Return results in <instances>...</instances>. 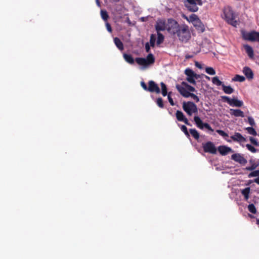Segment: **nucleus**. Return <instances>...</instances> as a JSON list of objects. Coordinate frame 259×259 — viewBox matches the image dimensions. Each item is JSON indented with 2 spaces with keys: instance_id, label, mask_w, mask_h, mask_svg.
I'll return each instance as SVG.
<instances>
[{
  "instance_id": "15",
  "label": "nucleus",
  "mask_w": 259,
  "mask_h": 259,
  "mask_svg": "<svg viewBox=\"0 0 259 259\" xmlns=\"http://www.w3.org/2000/svg\"><path fill=\"white\" fill-rule=\"evenodd\" d=\"M176 88L182 96L185 98H188L190 92L187 91V89L184 85L177 84Z\"/></svg>"
},
{
  "instance_id": "4",
  "label": "nucleus",
  "mask_w": 259,
  "mask_h": 259,
  "mask_svg": "<svg viewBox=\"0 0 259 259\" xmlns=\"http://www.w3.org/2000/svg\"><path fill=\"white\" fill-rule=\"evenodd\" d=\"M183 109L189 116L192 115L193 113H196L198 112L196 105L190 101L184 102L183 103Z\"/></svg>"
},
{
  "instance_id": "29",
  "label": "nucleus",
  "mask_w": 259,
  "mask_h": 259,
  "mask_svg": "<svg viewBox=\"0 0 259 259\" xmlns=\"http://www.w3.org/2000/svg\"><path fill=\"white\" fill-rule=\"evenodd\" d=\"M164 37L162 34L160 32H157V39L156 44L157 45H159L162 44L164 40Z\"/></svg>"
},
{
  "instance_id": "51",
  "label": "nucleus",
  "mask_w": 259,
  "mask_h": 259,
  "mask_svg": "<svg viewBox=\"0 0 259 259\" xmlns=\"http://www.w3.org/2000/svg\"><path fill=\"white\" fill-rule=\"evenodd\" d=\"M195 66L198 68H201V65L197 62L195 63Z\"/></svg>"
},
{
  "instance_id": "54",
  "label": "nucleus",
  "mask_w": 259,
  "mask_h": 259,
  "mask_svg": "<svg viewBox=\"0 0 259 259\" xmlns=\"http://www.w3.org/2000/svg\"><path fill=\"white\" fill-rule=\"evenodd\" d=\"M244 197L245 200L246 201L248 200V199H249V195H245Z\"/></svg>"
},
{
  "instance_id": "27",
  "label": "nucleus",
  "mask_w": 259,
  "mask_h": 259,
  "mask_svg": "<svg viewBox=\"0 0 259 259\" xmlns=\"http://www.w3.org/2000/svg\"><path fill=\"white\" fill-rule=\"evenodd\" d=\"M182 85H184L187 89V91L188 92H196V91L195 89L193 87L189 85L186 82L183 81L182 82Z\"/></svg>"
},
{
  "instance_id": "56",
  "label": "nucleus",
  "mask_w": 259,
  "mask_h": 259,
  "mask_svg": "<svg viewBox=\"0 0 259 259\" xmlns=\"http://www.w3.org/2000/svg\"><path fill=\"white\" fill-rule=\"evenodd\" d=\"M188 125L191 126L192 125L189 122V121L188 120V124H186Z\"/></svg>"
},
{
  "instance_id": "19",
  "label": "nucleus",
  "mask_w": 259,
  "mask_h": 259,
  "mask_svg": "<svg viewBox=\"0 0 259 259\" xmlns=\"http://www.w3.org/2000/svg\"><path fill=\"white\" fill-rule=\"evenodd\" d=\"M193 25L198 31H199L201 32H203L204 31V26L202 22L200 20V19L196 21V22H195Z\"/></svg>"
},
{
  "instance_id": "25",
  "label": "nucleus",
  "mask_w": 259,
  "mask_h": 259,
  "mask_svg": "<svg viewBox=\"0 0 259 259\" xmlns=\"http://www.w3.org/2000/svg\"><path fill=\"white\" fill-rule=\"evenodd\" d=\"M189 132L190 134L192 135V136L193 137V138L195 140H198V139H199L200 135L199 133L196 129L191 128L189 130Z\"/></svg>"
},
{
  "instance_id": "35",
  "label": "nucleus",
  "mask_w": 259,
  "mask_h": 259,
  "mask_svg": "<svg viewBox=\"0 0 259 259\" xmlns=\"http://www.w3.org/2000/svg\"><path fill=\"white\" fill-rule=\"evenodd\" d=\"M101 17L103 19V20L105 21H107L109 18L108 13L106 12V11H105V10H102L101 11Z\"/></svg>"
},
{
  "instance_id": "26",
  "label": "nucleus",
  "mask_w": 259,
  "mask_h": 259,
  "mask_svg": "<svg viewBox=\"0 0 259 259\" xmlns=\"http://www.w3.org/2000/svg\"><path fill=\"white\" fill-rule=\"evenodd\" d=\"M123 58H124V60L128 63L131 64H134V59L131 55L124 54Z\"/></svg>"
},
{
  "instance_id": "3",
  "label": "nucleus",
  "mask_w": 259,
  "mask_h": 259,
  "mask_svg": "<svg viewBox=\"0 0 259 259\" xmlns=\"http://www.w3.org/2000/svg\"><path fill=\"white\" fill-rule=\"evenodd\" d=\"M224 14L225 19L227 23L233 26L236 27L238 23L235 20L236 16L230 7H227L224 8Z\"/></svg>"
},
{
  "instance_id": "23",
  "label": "nucleus",
  "mask_w": 259,
  "mask_h": 259,
  "mask_svg": "<svg viewBox=\"0 0 259 259\" xmlns=\"http://www.w3.org/2000/svg\"><path fill=\"white\" fill-rule=\"evenodd\" d=\"M114 42L116 45V47L120 51H122L124 49L123 45L120 39L118 37H115L114 38Z\"/></svg>"
},
{
  "instance_id": "39",
  "label": "nucleus",
  "mask_w": 259,
  "mask_h": 259,
  "mask_svg": "<svg viewBox=\"0 0 259 259\" xmlns=\"http://www.w3.org/2000/svg\"><path fill=\"white\" fill-rule=\"evenodd\" d=\"M249 141H250L251 144H253V145H254L255 146H259V142L257 141L256 139H255L253 137H249Z\"/></svg>"
},
{
  "instance_id": "53",
  "label": "nucleus",
  "mask_w": 259,
  "mask_h": 259,
  "mask_svg": "<svg viewBox=\"0 0 259 259\" xmlns=\"http://www.w3.org/2000/svg\"><path fill=\"white\" fill-rule=\"evenodd\" d=\"M96 4L97 5L99 6V7H100L101 5H100V3L99 2V0H96Z\"/></svg>"
},
{
  "instance_id": "58",
  "label": "nucleus",
  "mask_w": 259,
  "mask_h": 259,
  "mask_svg": "<svg viewBox=\"0 0 259 259\" xmlns=\"http://www.w3.org/2000/svg\"><path fill=\"white\" fill-rule=\"evenodd\" d=\"M249 216H250L251 218H253V216H252L251 215H250Z\"/></svg>"
},
{
  "instance_id": "24",
  "label": "nucleus",
  "mask_w": 259,
  "mask_h": 259,
  "mask_svg": "<svg viewBox=\"0 0 259 259\" xmlns=\"http://www.w3.org/2000/svg\"><path fill=\"white\" fill-rule=\"evenodd\" d=\"M222 90L226 94H231L234 91V90L231 86H226L224 84L222 86Z\"/></svg>"
},
{
  "instance_id": "9",
  "label": "nucleus",
  "mask_w": 259,
  "mask_h": 259,
  "mask_svg": "<svg viewBox=\"0 0 259 259\" xmlns=\"http://www.w3.org/2000/svg\"><path fill=\"white\" fill-rule=\"evenodd\" d=\"M203 151L206 153H209L212 154H215L217 152V149L214 143L208 141L205 143L202 144Z\"/></svg>"
},
{
  "instance_id": "47",
  "label": "nucleus",
  "mask_w": 259,
  "mask_h": 259,
  "mask_svg": "<svg viewBox=\"0 0 259 259\" xmlns=\"http://www.w3.org/2000/svg\"><path fill=\"white\" fill-rule=\"evenodd\" d=\"M141 85L144 90L147 91L148 87H147V85L144 81L141 82Z\"/></svg>"
},
{
  "instance_id": "8",
  "label": "nucleus",
  "mask_w": 259,
  "mask_h": 259,
  "mask_svg": "<svg viewBox=\"0 0 259 259\" xmlns=\"http://www.w3.org/2000/svg\"><path fill=\"white\" fill-rule=\"evenodd\" d=\"M185 74L187 76L186 80L193 84H196L195 79L198 77V75L195 73L190 68H187L185 70Z\"/></svg>"
},
{
  "instance_id": "41",
  "label": "nucleus",
  "mask_w": 259,
  "mask_h": 259,
  "mask_svg": "<svg viewBox=\"0 0 259 259\" xmlns=\"http://www.w3.org/2000/svg\"><path fill=\"white\" fill-rule=\"evenodd\" d=\"M189 97H191L197 103L199 102V99L198 97L193 93H191L190 92L188 96V98Z\"/></svg>"
},
{
  "instance_id": "37",
  "label": "nucleus",
  "mask_w": 259,
  "mask_h": 259,
  "mask_svg": "<svg viewBox=\"0 0 259 259\" xmlns=\"http://www.w3.org/2000/svg\"><path fill=\"white\" fill-rule=\"evenodd\" d=\"M156 40V36L155 34H152L150 36V46L152 47H154L155 46Z\"/></svg>"
},
{
  "instance_id": "44",
  "label": "nucleus",
  "mask_w": 259,
  "mask_h": 259,
  "mask_svg": "<svg viewBox=\"0 0 259 259\" xmlns=\"http://www.w3.org/2000/svg\"><path fill=\"white\" fill-rule=\"evenodd\" d=\"M250 189L249 187H246L241 191V194L244 196L247 195H249Z\"/></svg>"
},
{
  "instance_id": "59",
  "label": "nucleus",
  "mask_w": 259,
  "mask_h": 259,
  "mask_svg": "<svg viewBox=\"0 0 259 259\" xmlns=\"http://www.w3.org/2000/svg\"><path fill=\"white\" fill-rule=\"evenodd\" d=\"M259 136V134L257 135Z\"/></svg>"
},
{
  "instance_id": "49",
  "label": "nucleus",
  "mask_w": 259,
  "mask_h": 259,
  "mask_svg": "<svg viewBox=\"0 0 259 259\" xmlns=\"http://www.w3.org/2000/svg\"><path fill=\"white\" fill-rule=\"evenodd\" d=\"M106 28H107V30H108V31H109V32H112V28L109 23L107 22L106 23Z\"/></svg>"
},
{
  "instance_id": "14",
  "label": "nucleus",
  "mask_w": 259,
  "mask_h": 259,
  "mask_svg": "<svg viewBox=\"0 0 259 259\" xmlns=\"http://www.w3.org/2000/svg\"><path fill=\"white\" fill-rule=\"evenodd\" d=\"M166 29V22L165 20L159 19L155 25V29L157 32L164 31Z\"/></svg>"
},
{
  "instance_id": "46",
  "label": "nucleus",
  "mask_w": 259,
  "mask_h": 259,
  "mask_svg": "<svg viewBox=\"0 0 259 259\" xmlns=\"http://www.w3.org/2000/svg\"><path fill=\"white\" fill-rule=\"evenodd\" d=\"M168 101L170 103V104L171 105V106H174L175 105L174 104V101L172 99V98L170 96V93H169V94H168Z\"/></svg>"
},
{
  "instance_id": "50",
  "label": "nucleus",
  "mask_w": 259,
  "mask_h": 259,
  "mask_svg": "<svg viewBox=\"0 0 259 259\" xmlns=\"http://www.w3.org/2000/svg\"><path fill=\"white\" fill-rule=\"evenodd\" d=\"M145 50L147 53H149L150 52V48L148 42H147L145 44Z\"/></svg>"
},
{
  "instance_id": "16",
  "label": "nucleus",
  "mask_w": 259,
  "mask_h": 259,
  "mask_svg": "<svg viewBox=\"0 0 259 259\" xmlns=\"http://www.w3.org/2000/svg\"><path fill=\"white\" fill-rule=\"evenodd\" d=\"M242 71L248 79L250 80L253 78V73L249 67L247 66L244 67Z\"/></svg>"
},
{
  "instance_id": "34",
  "label": "nucleus",
  "mask_w": 259,
  "mask_h": 259,
  "mask_svg": "<svg viewBox=\"0 0 259 259\" xmlns=\"http://www.w3.org/2000/svg\"><path fill=\"white\" fill-rule=\"evenodd\" d=\"M233 80L235 81L243 82L245 80V78L242 75H236Z\"/></svg>"
},
{
  "instance_id": "38",
  "label": "nucleus",
  "mask_w": 259,
  "mask_h": 259,
  "mask_svg": "<svg viewBox=\"0 0 259 259\" xmlns=\"http://www.w3.org/2000/svg\"><path fill=\"white\" fill-rule=\"evenodd\" d=\"M206 72L209 75H214L215 71L214 69L212 67H206L205 69Z\"/></svg>"
},
{
  "instance_id": "28",
  "label": "nucleus",
  "mask_w": 259,
  "mask_h": 259,
  "mask_svg": "<svg viewBox=\"0 0 259 259\" xmlns=\"http://www.w3.org/2000/svg\"><path fill=\"white\" fill-rule=\"evenodd\" d=\"M212 82L217 85V86H220L221 85L222 87L223 86V85L224 84V83H223V82H222L219 78V77L218 76H215L214 77H213L212 78Z\"/></svg>"
},
{
  "instance_id": "55",
  "label": "nucleus",
  "mask_w": 259,
  "mask_h": 259,
  "mask_svg": "<svg viewBox=\"0 0 259 259\" xmlns=\"http://www.w3.org/2000/svg\"><path fill=\"white\" fill-rule=\"evenodd\" d=\"M256 224H257V225H259V219H257V220H256Z\"/></svg>"
},
{
  "instance_id": "31",
  "label": "nucleus",
  "mask_w": 259,
  "mask_h": 259,
  "mask_svg": "<svg viewBox=\"0 0 259 259\" xmlns=\"http://www.w3.org/2000/svg\"><path fill=\"white\" fill-rule=\"evenodd\" d=\"M248 210L252 213L255 214L256 213V209L253 203L249 204L248 205Z\"/></svg>"
},
{
  "instance_id": "12",
  "label": "nucleus",
  "mask_w": 259,
  "mask_h": 259,
  "mask_svg": "<svg viewBox=\"0 0 259 259\" xmlns=\"http://www.w3.org/2000/svg\"><path fill=\"white\" fill-rule=\"evenodd\" d=\"M231 159L242 165H245L247 162V160L239 153H235L232 155Z\"/></svg>"
},
{
  "instance_id": "22",
  "label": "nucleus",
  "mask_w": 259,
  "mask_h": 259,
  "mask_svg": "<svg viewBox=\"0 0 259 259\" xmlns=\"http://www.w3.org/2000/svg\"><path fill=\"white\" fill-rule=\"evenodd\" d=\"M244 49L249 58L252 59L254 56L252 48L250 46L246 45L244 46Z\"/></svg>"
},
{
  "instance_id": "13",
  "label": "nucleus",
  "mask_w": 259,
  "mask_h": 259,
  "mask_svg": "<svg viewBox=\"0 0 259 259\" xmlns=\"http://www.w3.org/2000/svg\"><path fill=\"white\" fill-rule=\"evenodd\" d=\"M147 91L157 94L160 93V90L158 85L153 80H150L148 82V89Z\"/></svg>"
},
{
  "instance_id": "32",
  "label": "nucleus",
  "mask_w": 259,
  "mask_h": 259,
  "mask_svg": "<svg viewBox=\"0 0 259 259\" xmlns=\"http://www.w3.org/2000/svg\"><path fill=\"white\" fill-rule=\"evenodd\" d=\"M245 130L247 131L248 133L250 135H251L254 136L257 135V133H256V131L252 127H247L245 128Z\"/></svg>"
},
{
  "instance_id": "42",
  "label": "nucleus",
  "mask_w": 259,
  "mask_h": 259,
  "mask_svg": "<svg viewBox=\"0 0 259 259\" xmlns=\"http://www.w3.org/2000/svg\"><path fill=\"white\" fill-rule=\"evenodd\" d=\"M156 104L160 108H162L164 107L163 100L161 98H158L157 99Z\"/></svg>"
},
{
  "instance_id": "1",
  "label": "nucleus",
  "mask_w": 259,
  "mask_h": 259,
  "mask_svg": "<svg viewBox=\"0 0 259 259\" xmlns=\"http://www.w3.org/2000/svg\"><path fill=\"white\" fill-rule=\"evenodd\" d=\"M168 23L171 26L168 28V31L173 34H177L179 39L182 42H187L191 37L189 27L186 25H180L178 22L172 19L168 20Z\"/></svg>"
},
{
  "instance_id": "2",
  "label": "nucleus",
  "mask_w": 259,
  "mask_h": 259,
  "mask_svg": "<svg viewBox=\"0 0 259 259\" xmlns=\"http://www.w3.org/2000/svg\"><path fill=\"white\" fill-rule=\"evenodd\" d=\"M216 132L221 136H222L224 139L226 140L228 142H232V141H234L235 142L239 143L241 144V143H244L246 141V139L245 137H244L240 133H235L234 134L230 137L231 139H228L227 138L229 137V135L228 134L225 133L224 131L221 130H217Z\"/></svg>"
},
{
  "instance_id": "20",
  "label": "nucleus",
  "mask_w": 259,
  "mask_h": 259,
  "mask_svg": "<svg viewBox=\"0 0 259 259\" xmlns=\"http://www.w3.org/2000/svg\"><path fill=\"white\" fill-rule=\"evenodd\" d=\"M230 113L235 117H243L244 116L243 112L240 109H231Z\"/></svg>"
},
{
  "instance_id": "5",
  "label": "nucleus",
  "mask_w": 259,
  "mask_h": 259,
  "mask_svg": "<svg viewBox=\"0 0 259 259\" xmlns=\"http://www.w3.org/2000/svg\"><path fill=\"white\" fill-rule=\"evenodd\" d=\"M202 0H186L185 5L187 9L192 12H197L198 10V6H202Z\"/></svg>"
},
{
  "instance_id": "45",
  "label": "nucleus",
  "mask_w": 259,
  "mask_h": 259,
  "mask_svg": "<svg viewBox=\"0 0 259 259\" xmlns=\"http://www.w3.org/2000/svg\"><path fill=\"white\" fill-rule=\"evenodd\" d=\"M248 122L251 126H254L255 124L254 119L251 116L248 117Z\"/></svg>"
},
{
  "instance_id": "30",
  "label": "nucleus",
  "mask_w": 259,
  "mask_h": 259,
  "mask_svg": "<svg viewBox=\"0 0 259 259\" xmlns=\"http://www.w3.org/2000/svg\"><path fill=\"white\" fill-rule=\"evenodd\" d=\"M160 85H161V93H162V95H163V96L165 97L167 94V91L166 85L163 82H161L160 83Z\"/></svg>"
},
{
  "instance_id": "52",
  "label": "nucleus",
  "mask_w": 259,
  "mask_h": 259,
  "mask_svg": "<svg viewBox=\"0 0 259 259\" xmlns=\"http://www.w3.org/2000/svg\"><path fill=\"white\" fill-rule=\"evenodd\" d=\"M254 182L259 185V177L254 180Z\"/></svg>"
},
{
  "instance_id": "36",
  "label": "nucleus",
  "mask_w": 259,
  "mask_h": 259,
  "mask_svg": "<svg viewBox=\"0 0 259 259\" xmlns=\"http://www.w3.org/2000/svg\"><path fill=\"white\" fill-rule=\"evenodd\" d=\"M199 19L198 17L195 14H192L189 16L190 21L192 22L193 24Z\"/></svg>"
},
{
  "instance_id": "18",
  "label": "nucleus",
  "mask_w": 259,
  "mask_h": 259,
  "mask_svg": "<svg viewBox=\"0 0 259 259\" xmlns=\"http://www.w3.org/2000/svg\"><path fill=\"white\" fill-rule=\"evenodd\" d=\"M176 116L178 120L183 121L185 124H188V119L185 117L182 111L179 110L177 111Z\"/></svg>"
},
{
  "instance_id": "7",
  "label": "nucleus",
  "mask_w": 259,
  "mask_h": 259,
  "mask_svg": "<svg viewBox=\"0 0 259 259\" xmlns=\"http://www.w3.org/2000/svg\"><path fill=\"white\" fill-rule=\"evenodd\" d=\"M222 99L224 102H226L231 106L240 107L243 106V103L242 101L236 98L230 99L227 96H222Z\"/></svg>"
},
{
  "instance_id": "40",
  "label": "nucleus",
  "mask_w": 259,
  "mask_h": 259,
  "mask_svg": "<svg viewBox=\"0 0 259 259\" xmlns=\"http://www.w3.org/2000/svg\"><path fill=\"white\" fill-rule=\"evenodd\" d=\"M259 177V170H254L248 175V178Z\"/></svg>"
},
{
  "instance_id": "21",
  "label": "nucleus",
  "mask_w": 259,
  "mask_h": 259,
  "mask_svg": "<svg viewBox=\"0 0 259 259\" xmlns=\"http://www.w3.org/2000/svg\"><path fill=\"white\" fill-rule=\"evenodd\" d=\"M249 162L251 164V166L245 168L247 170L252 171L255 169L259 165V163L255 162L253 159L249 160Z\"/></svg>"
},
{
  "instance_id": "43",
  "label": "nucleus",
  "mask_w": 259,
  "mask_h": 259,
  "mask_svg": "<svg viewBox=\"0 0 259 259\" xmlns=\"http://www.w3.org/2000/svg\"><path fill=\"white\" fill-rule=\"evenodd\" d=\"M181 130H182V131H183L185 135L187 136V137H189L190 136V135H189V133L188 131V130H187V127L184 125H182L181 127Z\"/></svg>"
},
{
  "instance_id": "48",
  "label": "nucleus",
  "mask_w": 259,
  "mask_h": 259,
  "mask_svg": "<svg viewBox=\"0 0 259 259\" xmlns=\"http://www.w3.org/2000/svg\"><path fill=\"white\" fill-rule=\"evenodd\" d=\"M258 200H259V197L258 196H253V199H252V202L254 203V204H257L258 203Z\"/></svg>"
},
{
  "instance_id": "6",
  "label": "nucleus",
  "mask_w": 259,
  "mask_h": 259,
  "mask_svg": "<svg viewBox=\"0 0 259 259\" xmlns=\"http://www.w3.org/2000/svg\"><path fill=\"white\" fill-rule=\"evenodd\" d=\"M136 61L138 64L146 67L149 65L153 64L155 62V58L153 55L150 53L148 55L146 58H136Z\"/></svg>"
},
{
  "instance_id": "33",
  "label": "nucleus",
  "mask_w": 259,
  "mask_h": 259,
  "mask_svg": "<svg viewBox=\"0 0 259 259\" xmlns=\"http://www.w3.org/2000/svg\"><path fill=\"white\" fill-rule=\"evenodd\" d=\"M245 146L246 148L252 153H254L258 151V150L255 148L252 145L250 144H247Z\"/></svg>"
},
{
  "instance_id": "17",
  "label": "nucleus",
  "mask_w": 259,
  "mask_h": 259,
  "mask_svg": "<svg viewBox=\"0 0 259 259\" xmlns=\"http://www.w3.org/2000/svg\"><path fill=\"white\" fill-rule=\"evenodd\" d=\"M218 150L220 153L222 155H226L229 152L232 151L231 148L226 146H220L218 147Z\"/></svg>"
},
{
  "instance_id": "57",
  "label": "nucleus",
  "mask_w": 259,
  "mask_h": 259,
  "mask_svg": "<svg viewBox=\"0 0 259 259\" xmlns=\"http://www.w3.org/2000/svg\"><path fill=\"white\" fill-rule=\"evenodd\" d=\"M206 78H207V79H210V77H208V76H206Z\"/></svg>"
},
{
  "instance_id": "11",
  "label": "nucleus",
  "mask_w": 259,
  "mask_h": 259,
  "mask_svg": "<svg viewBox=\"0 0 259 259\" xmlns=\"http://www.w3.org/2000/svg\"><path fill=\"white\" fill-rule=\"evenodd\" d=\"M244 39L250 41H259V32L252 31L243 35Z\"/></svg>"
},
{
  "instance_id": "10",
  "label": "nucleus",
  "mask_w": 259,
  "mask_h": 259,
  "mask_svg": "<svg viewBox=\"0 0 259 259\" xmlns=\"http://www.w3.org/2000/svg\"><path fill=\"white\" fill-rule=\"evenodd\" d=\"M194 120L197 126L199 128L203 130L204 127H205L211 132L213 131V130L211 128L210 125L207 123H203L199 116H195L194 117Z\"/></svg>"
}]
</instances>
